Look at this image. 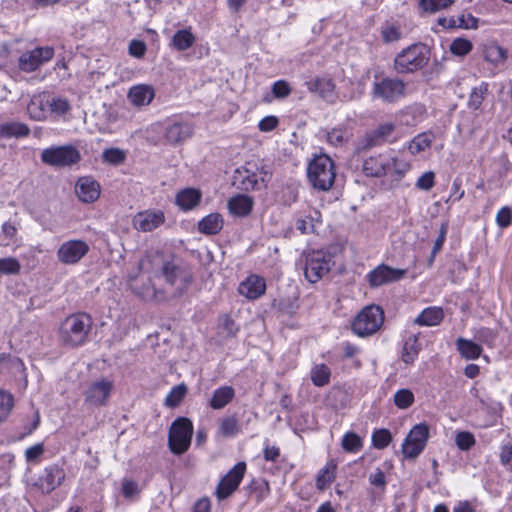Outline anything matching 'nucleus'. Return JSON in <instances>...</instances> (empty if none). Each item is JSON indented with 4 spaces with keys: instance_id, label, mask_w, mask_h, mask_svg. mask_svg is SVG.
<instances>
[{
    "instance_id": "obj_1",
    "label": "nucleus",
    "mask_w": 512,
    "mask_h": 512,
    "mask_svg": "<svg viewBox=\"0 0 512 512\" xmlns=\"http://www.w3.org/2000/svg\"><path fill=\"white\" fill-rule=\"evenodd\" d=\"M91 324V318L87 314H72L61 323L59 337L67 346L83 345L87 340Z\"/></svg>"
},
{
    "instance_id": "obj_2",
    "label": "nucleus",
    "mask_w": 512,
    "mask_h": 512,
    "mask_svg": "<svg viewBox=\"0 0 512 512\" xmlns=\"http://www.w3.org/2000/svg\"><path fill=\"white\" fill-rule=\"evenodd\" d=\"M307 176L311 185L318 190H329L335 181V166L327 155L313 158L307 168Z\"/></svg>"
},
{
    "instance_id": "obj_3",
    "label": "nucleus",
    "mask_w": 512,
    "mask_h": 512,
    "mask_svg": "<svg viewBox=\"0 0 512 512\" xmlns=\"http://www.w3.org/2000/svg\"><path fill=\"white\" fill-rule=\"evenodd\" d=\"M429 61V50L423 44H412L398 53L394 60L397 73H412L422 69Z\"/></svg>"
},
{
    "instance_id": "obj_4",
    "label": "nucleus",
    "mask_w": 512,
    "mask_h": 512,
    "mask_svg": "<svg viewBox=\"0 0 512 512\" xmlns=\"http://www.w3.org/2000/svg\"><path fill=\"white\" fill-rule=\"evenodd\" d=\"M270 175L264 166L247 162L243 167L236 170L235 182L238 188L243 191L260 190L266 187Z\"/></svg>"
},
{
    "instance_id": "obj_5",
    "label": "nucleus",
    "mask_w": 512,
    "mask_h": 512,
    "mask_svg": "<svg viewBox=\"0 0 512 512\" xmlns=\"http://www.w3.org/2000/svg\"><path fill=\"white\" fill-rule=\"evenodd\" d=\"M334 265L333 254L328 250H315L306 255L304 275L312 284L322 279Z\"/></svg>"
},
{
    "instance_id": "obj_6",
    "label": "nucleus",
    "mask_w": 512,
    "mask_h": 512,
    "mask_svg": "<svg viewBox=\"0 0 512 512\" xmlns=\"http://www.w3.org/2000/svg\"><path fill=\"white\" fill-rule=\"evenodd\" d=\"M193 424L189 418L178 417L170 427L168 444L170 450L177 455L185 453L191 444Z\"/></svg>"
},
{
    "instance_id": "obj_7",
    "label": "nucleus",
    "mask_w": 512,
    "mask_h": 512,
    "mask_svg": "<svg viewBox=\"0 0 512 512\" xmlns=\"http://www.w3.org/2000/svg\"><path fill=\"white\" fill-rule=\"evenodd\" d=\"M156 277L163 279L167 285L183 287L191 284L192 272L190 267L182 260L172 258L163 261Z\"/></svg>"
},
{
    "instance_id": "obj_8",
    "label": "nucleus",
    "mask_w": 512,
    "mask_h": 512,
    "mask_svg": "<svg viewBox=\"0 0 512 512\" xmlns=\"http://www.w3.org/2000/svg\"><path fill=\"white\" fill-rule=\"evenodd\" d=\"M384 321V313L379 306L368 305L361 310L352 322L353 332L366 337L380 329Z\"/></svg>"
},
{
    "instance_id": "obj_9",
    "label": "nucleus",
    "mask_w": 512,
    "mask_h": 512,
    "mask_svg": "<svg viewBox=\"0 0 512 512\" xmlns=\"http://www.w3.org/2000/svg\"><path fill=\"white\" fill-rule=\"evenodd\" d=\"M406 94V83L398 78L385 77L373 82L371 97L385 103H395Z\"/></svg>"
},
{
    "instance_id": "obj_10",
    "label": "nucleus",
    "mask_w": 512,
    "mask_h": 512,
    "mask_svg": "<svg viewBox=\"0 0 512 512\" xmlns=\"http://www.w3.org/2000/svg\"><path fill=\"white\" fill-rule=\"evenodd\" d=\"M80 159V152L72 145L50 147L41 152V161L55 167L71 166Z\"/></svg>"
},
{
    "instance_id": "obj_11",
    "label": "nucleus",
    "mask_w": 512,
    "mask_h": 512,
    "mask_svg": "<svg viewBox=\"0 0 512 512\" xmlns=\"http://www.w3.org/2000/svg\"><path fill=\"white\" fill-rule=\"evenodd\" d=\"M429 438V427L425 423L416 424L402 443V453L407 459L417 458L424 450Z\"/></svg>"
},
{
    "instance_id": "obj_12",
    "label": "nucleus",
    "mask_w": 512,
    "mask_h": 512,
    "mask_svg": "<svg viewBox=\"0 0 512 512\" xmlns=\"http://www.w3.org/2000/svg\"><path fill=\"white\" fill-rule=\"evenodd\" d=\"M114 383L105 377L92 381L84 392V402L90 407H103L108 404Z\"/></svg>"
},
{
    "instance_id": "obj_13",
    "label": "nucleus",
    "mask_w": 512,
    "mask_h": 512,
    "mask_svg": "<svg viewBox=\"0 0 512 512\" xmlns=\"http://www.w3.org/2000/svg\"><path fill=\"white\" fill-rule=\"evenodd\" d=\"M246 472L245 462L236 463L228 473L222 477L216 487V497L224 500L232 495L239 487Z\"/></svg>"
},
{
    "instance_id": "obj_14",
    "label": "nucleus",
    "mask_w": 512,
    "mask_h": 512,
    "mask_svg": "<svg viewBox=\"0 0 512 512\" xmlns=\"http://www.w3.org/2000/svg\"><path fill=\"white\" fill-rule=\"evenodd\" d=\"M89 251V246L82 240H68L63 242L57 250L59 262L66 265L77 264Z\"/></svg>"
},
{
    "instance_id": "obj_15",
    "label": "nucleus",
    "mask_w": 512,
    "mask_h": 512,
    "mask_svg": "<svg viewBox=\"0 0 512 512\" xmlns=\"http://www.w3.org/2000/svg\"><path fill=\"white\" fill-rule=\"evenodd\" d=\"M54 56V49L50 46L37 47L23 53L19 58V68L24 72H33L42 64L50 61Z\"/></svg>"
},
{
    "instance_id": "obj_16",
    "label": "nucleus",
    "mask_w": 512,
    "mask_h": 512,
    "mask_svg": "<svg viewBox=\"0 0 512 512\" xmlns=\"http://www.w3.org/2000/svg\"><path fill=\"white\" fill-rule=\"evenodd\" d=\"M407 273V269L392 268L381 264L369 272L368 280L371 286H382L392 284L402 279Z\"/></svg>"
},
{
    "instance_id": "obj_17",
    "label": "nucleus",
    "mask_w": 512,
    "mask_h": 512,
    "mask_svg": "<svg viewBox=\"0 0 512 512\" xmlns=\"http://www.w3.org/2000/svg\"><path fill=\"white\" fill-rule=\"evenodd\" d=\"M165 214L161 210H145L133 217V227L141 232H152L165 222Z\"/></svg>"
},
{
    "instance_id": "obj_18",
    "label": "nucleus",
    "mask_w": 512,
    "mask_h": 512,
    "mask_svg": "<svg viewBox=\"0 0 512 512\" xmlns=\"http://www.w3.org/2000/svg\"><path fill=\"white\" fill-rule=\"evenodd\" d=\"M391 155L378 154L367 158L362 165V171L367 177H382L389 173Z\"/></svg>"
},
{
    "instance_id": "obj_19",
    "label": "nucleus",
    "mask_w": 512,
    "mask_h": 512,
    "mask_svg": "<svg viewBox=\"0 0 512 512\" xmlns=\"http://www.w3.org/2000/svg\"><path fill=\"white\" fill-rule=\"evenodd\" d=\"M100 185L92 177H81L75 186V193L80 201L84 203H93L100 196Z\"/></svg>"
},
{
    "instance_id": "obj_20",
    "label": "nucleus",
    "mask_w": 512,
    "mask_h": 512,
    "mask_svg": "<svg viewBox=\"0 0 512 512\" xmlns=\"http://www.w3.org/2000/svg\"><path fill=\"white\" fill-rule=\"evenodd\" d=\"M65 471L63 468L52 465L44 470L43 475L40 477V488L43 493H51L54 489L61 485L65 479Z\"/></svg>"
},
{
    "instance_id": "obj_21",
    "label": "nucleus",
    "mask_w": 512,
    "mask_h": 512,
    "mask_svg": "<svg viewBox=\"0 0 512 512\" xmlns=\"http://www.w3.org/2000/svg\"><path fill=\"white\" fill-rule=\"evenodd\" d=\"M155 91L152 86L139 84L131 87L128 92L129 101L136 107L149 105L154 99Z\"/></svg>"
},
{
    "instance_id": "obj_22",
    "label": "nucleus",
    "mask_w": 512,
    "mask_h": 512,
    "mask_svg": "<svg viewBox=\"0 0 512 512\" xmlns=\"http://www.w3.org/2000/svg\"><path fill=\"white\" fill-rule=\"evenodd\" d=\"M193 135V128L188 123H173L166 128L165 139L170 144H181Z\"/></svg>"
},
{
    "instance_id": "obj_23",
    "label": "nucleus",
    "mask_w": 512,
    "mask_h": 512,
    "mask_svg": "<svg viewBox=\"0 0 512 512\" xmlns=\"http://www.w3.org/2000/svg\"><path fill=\"white\" fill-rule=\"evenodd\" d=\"M202 194L198 189L185 188L176 195L175 202L182 211L195 208L201 201Z\"/></svg>"
},
{
    "instance_id": "obj_24",
    "label": "nucleus",
    "mask_w": 512,
    "mask_h": 512,
    "mask_svg": "<svg viewBox=\"0 0 512 512\" xmlns=\"http://www.w3.org/2000/svg\"><path fill=\"white\" fill-rule=\"evenodd\" d=\"M253 204L254 201L252 197L244 194H238L229 199L227 206L231 214L244 217L251 212Z\"/></svg>"
},
{
    "instance_id": "obj_25",
    "label": "nucleus",
    "mask_w": 512,
    "mask_h": 512,
    "mask_svg": "<svg viewBox=\"0 0 512 512\" xmlns=\"http://www.w3.org/2000/svg\"><path fill=\"white\" fill-rule=\"evenodd\" d=\"M455 343L459 354L466 360H476L482 354V346L475 339L459 337Z\"/></svg>"
},
{
    "instance_id": "obj_26",
    "label": "nucleus",
    "mask_w": 512,
    "mask_h": 512,
    "mask_svg": "<svg viewBox=\"0 0 512 512\" xmlns=\"http://www.w3.org/2000/svg\"><path fill=\"white\" fill-rule=\"evenodd\" d=\"M30 134L28 125L18 121L0 123L1 138H23Z\"/></svg>"
},
{
    "instance_id": "obj_27",
    "label": "nucleus",
    "mask_w": 512,
    "mask_h": 512,
    "mask_svg": "<svg viewBox=\"0 0 512 512\" xmlns=\"http://www.w3.org/2000/svg\"><path fill=\"white\" fill-rule=\"evenodd\" d=\"M235 396V390L231 386H221L217 388L209 401V405L214 410H219L228 405Z\"/></svg>"
},
{
    "instance_id": "obj_28",
    "label": "nucleus",
    "mask_w": 512,
    "mask_h": 512,
    "mask_svg": "<svg viewBox=\"0 0 512 512\" xmlns=\"http://www.w3.org/2000/svg\"><path fill=\"white\" fill-rule=\"evenodd\" d=\"M163 261L166 260L160 251H149L139 260L138 266L141 271L148 273L154 272L156 275Z\"/></svg>"
},
{
    "instance_id": "obj_29",
    "label": "nucleus",
    "mask_w": 512,
    "mask_h": 512,
    "mask_svg": "<svg viewBox=\"0 0 512 512\" xmlns=\"http://www.w3.org/2000/svg\"><path fill=\"white\" fill-rule=\"evenodd\" d=\"M223 227V218L219 213H211L198 222V230L205 235H216Z\"/></svg>"
},
{
    "instance_id": "obj_30",
    "label": "nucleus",
    "mask_w": 512,
    "mask_h": 512,
    "mask_svg": "<svg viewBox=\"0 0 512 512\" xmlns=\"http://www.w3.org/2000/svg\"><path fill=\"white\" fill-rule=\"evenodd\" d=\"M444 318V312L440 307H428L425 308L418 316L415 318L414 323L420 326H436L440 324V322Z\"/></svg>"
},
{
    "instance_id": "obj_31",
    "label": "nucleus",
    "mask_w": 512,
    "mask_h": 512,
    "mask_svg": "<svg viewBox=\"0 0 512 512\" xmlns=\"http://www.w3.org/2000/svg\"><path fill=\"white\" fill-rule=\"evenodd\" d=\"M420 351L421 344L418 341V336L415 334L410 335L404 342L401 359L406 365H412Z\"/></svg>"
},
{
    "instance_id": "obj_32",
    "label": "nucleus",
    "mask_w": 512,
    "mask_h": 512,
    "mask_svg": "<svg viewBox=\"0 0 512 512\" xmlns=\"http://www.w3.org/2000/svg\"><path fill=\"white\" fill-rule=\"evenodd\" d=\"M351 137L352 131L346 124L334 127L326 132L327 142L335 147L342 146Z\"/></svg>"
},
{
    "instance_id": "obj_33",
    "label": "nucleus",
    "mask_w": 512,
    "mask_h": 512,
    "mask_svg": "<svg viewBox=\"0 0 512 512\" xmlns=\"http://www.w3.org/2000/svg\"><path fill=\"white\" fill-rule=\"evenodd\" d=\"M307 86L311 92L319 94L324 99H330L335 88L332 80L328 78H315L307 82Z\"/></svg>"
},
{
    "instance_id": "obj_34",
    "label": "nucleus",
    "mask_w": 512,
    "mask_h": 512,
    "mask_svg": "<svg viewBox=\"0 0 512 512\" xmlns=\"http://www.w3.org/2000/svg\"><path fill=\"white\" fill-rule=\"evenodd\" d=\"M337 469V463L331 459L326 465L319 471L316 478V487L319 490L326 489L335 479Z\"/></svg>"
},
{
    "instance_id": "obj_35",
    "label": "nucleus",
    "mask_w": 512,
    "mask_h": 512,
    "mask_svg": "<svg viewBox=\"0 0 512 512\" xmlns=\"http://www.w3.org/2000/svg\"><path fill=\"white\" fill-rule=\"evenodd\" d=\"M240 432V425L235 415L221 419L217 433L224 438H234Z\"/></svg>"
},
{
    "instance_id": "obj_36",
    "label": "nucleus",
    "mask_w": 512,
    "mask_h": 512,
    "mask_svg": "<svg viewBox=\"0 0 512 512\" xmlns=\"http://www.w3.org/2000/svg\"><path fill=\"white\" fill-rule=\"evenodd\" d=\"M46 104H48V101H45L43 96L34 95L27 105L30 118L35 121L44 120L46 118Z\"/></svg>"
},
{
    "instance_id": "obj_37",
    "label": "nucleus",
    "mask_w": 512,
    "mask_h": 512,
    "mask_svg": "<svg viewBox=\"0 0 512 512\" xmlns=\"http://www.w3.org/2000/svg\"><path fill=\"white\" fill-rule=\"evenodd\" d=\"M488 87V83L482 82L479 86L472 88L467 103L469 109L474 111L480 109L488 94Z\"/></svg>"
},
{
    "instance_id": "obj_38",
    "label": "nucleus",
    "mask_w": 512,
    "mask_h": 512,
    "mask_svg": "<svg viewBox=\"0 0 512 512\" xmlns=\"http://www.w3.org/2000/svg\"><path fill=\"white\" fill-rule=\"evenodd\" d=\"M483 56L486 61L496 65L506 59V51L495 43H488L483 46Z\"/></svg>"
},
{
    "instance_id": "obj_39",
    "label": "nucleus",
    "mask_w": 512,
    "mask_h": 512,
    "mask_svg": "<svg viewBox=\"0 0 512 512\" xmlns=\"http://www.w3.org/2000/svg\"><path fill=\"white\" fill-rule=\"evenodd\" d=\"M331 371L325 364H316L310 372L311 381L317 387H323L330 381Z\"/></svg>"
},
{
    "instance_id": "obj_40",
    "label": "nucleus",
    "mask_w": 512,
    "mask_h": 512,
    "mask_svg": "<svg viewBox=\"0 0 512 512\" xmlns=\"http://www.w3.org/2000/svg\"><path fill=\"white\" fill-rule=\"evenodd\" d=\"M195 42L194 35L187 29L178 30L172 38V45L178 51H184L193 46Z\"/></svg>"
},
{
    "instance_id": "obj_41",
    "label": "nucleus",
    "mask_w": 512,
    "mask_h": 512,
    "mask_svg": "<svg viewBox=\"0 0 512 512\" xmlns=\"http://www.w3.org/2000/svg\"><path fill=\"white\" fill-rule=\"evenodd\" d=\"M433 137L431 133L423 132L416 135L408 144V150L412 155H416L431 146Z\"/></svg>"
},
{
    "instance_id": "obj_42",
    "label": "nucleus",
    "mask_w": 512,
    "mask_h": 512,
    "mask_svg": "<svg viewBox=\"0 0 512 512\" xmlns=\"http://www.w3.org/2000/svg\"><path fill=\"white\" fill-rule=\"evenodd\" d=\"M474 339L481 345H486L489 348H493L495 346L496 339L498 337V333L496 330H493L488 327H480L474 329L473 331Z\"/></svg>"
},
{
    "instance_id": "obj_43",
    "label": "nucleus",
    "mask_w": 512,
    "mask_h": 512,
    "mask_svg": "<svg viewBox=\"0 0 512 512\" xmlns=\"http://www.w3.org/2000/svg\"><path fill=\"white\" fill-rule=\"evenodd\" d=\"M363 441L359 435L354 432H347L341 440V447L349 453H357L361 450Z\"/></svg>"
},
{
    "instance_id": "obj_44",
    "label": "nucleus",
    "mask_w": 512,
    "mask_h": 512,
    "mask_svg": "<svg viewBox=\"0 0 512 512\" xmlns=\"http://www.w3.org/2000/svg\"><path fill=\"white\" fill-rule=\"evenodd\" d=\"M14 407V397L11 393L0 390V423L4 422Z\"/></svg>"
},
{
    "instance_id": "obj_45",
    "label": "nucleus",
    "mask_w": 512,
    "mask_h": 512,
    "mask_svg": "<svg viewBox=\"0 0 512 512\" xmlns=\"http://www.w3.org/2000/svg\"><path fill=\"white\" fill-rule=\"evenodd\" d=\"M415 397L410 389H399L393 396L394 404L399 409H407L414 403Z\"/></svg>"
},
{
    "instance_id": "obj_46",
    "label": "nucleus",
    "mask_w": 512,
    "mask_h": 512,
    "mask_svg": "<svg viewBox=\"0 0 512 512\" xmlns=\"http://www.w3.org/2000/svg\"><path fill=\"white\" fill-rule=\"evenodd\" d=\"M187 393V387L184 384H179L171 389L165 398V405L174 408L180 404Z\"/></svg>"
},
{
    "instance_id": "obj_47",
    "label": "nucleus",
    "mask_w": 512,
    "mask_h": 512,
    "mask_svg": "<svg viewBox=\"0 0 512 512\" xmlns=\"http://www.w3.org/2000/svg\"><path fill=\"white\" fill-rule=\"evenodd\" d=\"M21 270L20 262L14 257L0 259V276L17 275Z\"/></svg>"
},
{
    "instance_id": "obj_48",
    "label": "nucleus",
    "mask_w": 512,
    "mask_h": 512,
    "mask_svg": "<svg viewBox=\"0 0 512 512\" xmlns=\"http://www.w3.org/2000/svg\"><path fill=\"white\" fill-rule=\"evenodd\" d=\"M392 441V435L387 429L375 430L372 434V444L376 449L386 448Z\"/></svg>"
},
{
    "instance_id": "obj_49",
    "label": "nucleus",
    "mask_w": 512,
    "mask_h": 512,
    "mask_svg": "<svg viewBox=\"0 0 512 512\" xmlns=\"http://www.w3.org/2000/svg\"><path fill=\"white\" fill-rule=\"evenodd\" d=\"M472 42L465 38H456L450 44V51L456 56H465L472 50Z\"/></svg>"
},
{
    "instance_id": "obj_50",
    "label": "nucleus",
    "mask_w": 512,
    "mask_h": 512,
    "mask_svg": "<svg viewBox=\"0 0 512 512\" xmlns=\"http://www.w3.org/2000/svg\"><path fill=\"white\" fill-rule=\"evenodd\" d=\"M475 437L471 432L461 431L456 434L455 443L462 451H468L475 445Z\"/></svg>"
},
{
    "instance_id": "obj_51",
    "label": "nucleus",
    "mask_w": 512,
    "mask_h": 512,
    "mask_svg": "<svg viewBox=\"0 0 512 512\" xmlns=\"http://www.w3.org/2000/svg\"><path fill=\"white\" fill-rule=\"evenodd\" d=\"M455 0H420V6L424 11L436 12L449 7Z\"/></svg>"
},
{
    "instance_id": "obj_52",
    "label": "nucleus",
    "mask_w": 512,
    "mask_h": 512,
    "mask_svg": "<svg viewBox=\"0 0 512 512\" xmlns=\"http://www.w3.org/2000/svg\"><path fill=\"white\" fill-rule=\"evenodd\" d=\"M382 39L385 43H392L401 38V32L398 27L392 24H386L381 29Z\"/></svg>"
},
{
    "instance_id": "obj_53",
    "label": "nucleus",
    "mask_w": 512,
    "mask_h": 512,
    "mask_svg": "<svg viewBox=\"0 0 512 512\" xmlns=\"http://www.w3.org/2000/svg\"><path fill=\"white\" fill-rule=\"evenodd\" d=\"M103 160L107 163L118 165L125 160V154L117 148L106 149L102 154Z\"/></svg>"
},
{
    "instance_id": "obj_54",
    "label": "nucleus",
    "mask_w": 512,
    "mask_h": 512,
    "mask_svg": "<svg viewBox=\"0 0 512 512\" xmlns=\"http://www.w3.org/2000/svg\"><path fill=\"white\" fill-rule=\"evenodd\" d=\"M165 290H137V295L146 302H162Z\"/></svg>"
},
{
    "instance_id": "obj_55",
    "label": "nucleus",
    "mask_w": 512,
    "mask_h": 512,
    "mask_svg": "<svg viewBox=\"0 0 512 512\" xmlns=\"http://www.w3.org/2000/svg\"><path fill=\"white\" fill-rule=\"evenodd\" d=\"M435 184V174L432 171L423 173L416 181L415 186L423 191H429Z\"/></svg>"
},
{
    "instance_id": "obj_56",
    "label": "nucleus",
    "mask_w": 512,
    "mask_h": 512,
    "mask_svg": "<svg viewBox=\"0 0 512 512\" xmlns=\"http://www.w3.org/2000/svg\"><path fill=\"white\" fill-rule=\"evenodd\" d=\"M272 93L275 98L283 99L290 95L291 87L285 80H277L272 85Z\"/></svg>"
},
{
    "instance_id": "obj_57",
    "label": "nucleus",
    "mask_w": 512,
    "mask_h": 512,
    "mask_svg": "<svg viewBox=\"0 0 512 512\" xmlns=\"http://www.w3.org/2000/svg\"><path fill=\"white\" fill-rule=\"evenodd\" d=\"M51 112L57 115H63L70 110V104L65 98H53L51 102H48Z\"/></svg>"
},
{
    "instance_id": "obj_58",
    "label": "nucleus",
    "mask_w": 512,
    "mask_h": 512,
    "mask_svg": "<svg viewBox=\"0 0 512 512\" xmlns=\"http://www.w3.org/2000/svg\"><path fill=\"white\" fill-rule=\"evenodd\" d=\"M379 145H381V142L377 139L375 134L370 131L359 141L356 149L357 151H363Z\"/></svg>"
},
{
    "instance_id": "obj_59",
    "label": "nucleus",
    "mask_w": 512,
    "mask_h": 512,
    "mask_svg": "<svg viewBox=\"0 0 512 512\" xmlns=\"http://www.w3.org/2000/svg\"><path fill=\"white\" fill-rule=\"evenodd\" d=\"M410 168V165L401 159L391 156L389 163V172H394L398 176H403Z\"/></svg>"
},
{
    "instance_id": "obj_60",
    "label": "nucleus",
    "mask_w": 512,
    "mask_h": 512,
    "mask_svg": "<svg viewBox=\"0 0 512 512\" xmlns=\"http://www.w3.org/2000/svg\"><path fill=\"white\" fill-rule=\"evenodd\" d=\"M146 50V44L141 40L133 39L129 43L128 52L131 56L135 58L140 59L144 57Z\"/></svg>"
},
{
    "instance_id": "obj_61",
    "label": "nucleus",
    "mask_w": 512,
    "mask_h": 512,
    "mask_svg": "<svg viewBox=\"0 0 512 512\" xmlns=\"http://www.w3.org/2000/svg\"><path fill=\"white\" fill-rule=\"evenodd\" d=\"M395 127L392 123H384L379 125L375 130L372 132L375 134L377 139L383 144L388 137L392 134Z\"/></svg>"
},
{
    "instance_id": "obj_62",
    "label": "nucleus",
    "mask_w": 512,
    "mask_h": 512,
    "mask_svg": "<svg viewBox=\"0 0 512 512\" xmlns=\"http://www.w3.org/2000/svg\"><path fill=\"white\" fill-rule=\"evenodd\" d=\"M512 211L509 207H502L496 215V223L500 228H506L511 224Z\"/></svg>"
},
{
    "instance_id": "obj_63",
    "label": "nucleus",
    "mask_w": 512,
    "mask_h": 512,
    "mask_svg": "<svg viewBox=\"0 0 512 512\" xmlns=\"http://www.w3.org/2000/svg\"><path fill=\"white\" fill-rule=\"evenodd\" d=\"M314 221L315 218L312 215H306L296 221V228L304 234L311 233L315 228Z\"/></svg>"
},
{
    "instance_id": "obj_64",
    "label": "nucleus",
    "mask_w": 512,
    "mask_h": 512,
    "mask_svg": "<svg viewBox=\"0 0 512 512\" xmlns=\"http://www.w3.org/2000/svg\"><path fill=\"white\" fill-rule=\"evenodd\" d=\"M219 326L224 330L227 336H234L238 331V327L235 325V322L228 315H222L219 317Z\"/></svg>"
}]
</instances>
